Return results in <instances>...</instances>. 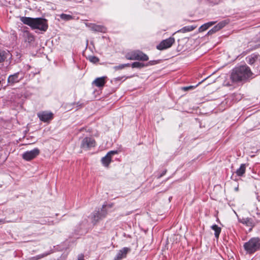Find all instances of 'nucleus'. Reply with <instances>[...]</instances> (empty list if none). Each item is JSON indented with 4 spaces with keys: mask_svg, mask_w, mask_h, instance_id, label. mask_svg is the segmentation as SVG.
<instances>
[{
    "mask_svg": "<svg viewBox=\"0 0 260 260\" xmlns=\"http://www.w3.org/2000/svg\"><path fill=\"white\" fill-rule=\"evenodd\" d=\"M117 151H111L109 152L106 156L103 157L102 158V162L103 165L106 167H108L110 164V163L111 162L112 160V156L117 154Z\"/></svg>",
    "mask_w": 260,
    "mask_h": 260,
    "instance_id": "nucleus-10",
    "label": "nucleus"
},
{
    "mask_svg": "<svg viewBox=\"0 0 260 260\" xmlns=\"http://www.w3.org/2000/svg\"><path fill=\"white\" fill-rule=\"evenodd\" d=\"M89 60L90 61L93 63H96L99 61V59L94 56H91L89 57Z\"/></svg>",
    "mask_w": 260,
    "mask_h": 260,
    "instance_id": "nucleus-24",
    "label": "nucleus"
},
{
    "mask_svg": "<svg viewBox=\"0 0 260 260\" xmlns=\"http://www.w3.org/2000/svg\"><path fill=\"white\" fill-rule=\"evenodd\" d=\"M216 23L215 21H211L204 24L201 26L199 29L200 32H203L207 30L208 28L214 25Z\"/></svg>",
    "mask_w": 260,
    "mask_h": 260,
    "instance_id": "nucleus-17",
    "label": "nucleus"
},
{
    "mask_svg": "<svg viewBox=\"0 0 260 260\" xmlns=\"http://www.w3.org/2000/svg\"><path fill=\"white\" fill-rule=\"evenodd\" d=\"M23 77L20 76L19 72L11 75L9 76L8 78V83L9 85H12L15 83L19 82L20 80L23 79Z\"/></svg>",
    "mask_w": 260,
    "mask_h": 260,
    "instance_id": "nucleus-9",
    "label": "nucleus"
},
{
    "mask_svg": "<svg viewBox=\"0 0 260 260\" xmlns=\"http://www.w3.org/2000/svg\"><path fill=\"white\" fill-rule=\"evenodd\" d=\"M26 34L27 36V41L28 42H33L34 41V36L29 33H27Z\"/></svg>",
    "mask_w": 260,
    "mask_h": 260,
    "instance_id": "nucleus-26",
    "label": "nucleus"
},
{
    "mask_svg": "<svg viewBox=\"0 0 260 260\" xmlns=\"http://www.w3.org/2000/svg\"><path fill=\"white\" fill-rule=\"evenodd\" d=\"M245 250L248 253H252L260 249V240L258 238H252L244 245Z\"/></svg>",
    "mask_w": 260,
    "mask_h": 260,
    "instance_id": "nucleus-3",
    "label": "nucleus"
},
{
    "mask_svg": "<svg viewBox=\"0 0 260 260\" xmlns=\"http://www.w3.org/2000/svg\"><path fill=\"white\" fill-rule=\"evenodd\" d=\"M4 223L2 220H0V224Z\"/></svg>",
    "mask_w": 260,
    "mask_h": 260,
    "instance_id": "nucleus-33",
    "label": "nucleus"
},
{
    "mask_svg": "<svg viewBox=\"0 0 260 260\" xmlns=\"http://www.w3.org/2000/svg\"><path fill=\"white\" fill-rule=\"evenodd\" d=\"M196 28V26H193V25L186 26L183 27L179 31H180L183 33L186 32H189V31L193 30Z\"/></svg>",
    "mask_w": 260,
    "mask_h": 260,
    "instance_id": "nucleus-19",
    "label": "nucleus"
},
{
    "mask_svg": "<svg viewBox=\"0 0 260 260\" xmlns=\"http://www.w3.org/2000/svg\"><path fill=\"white\" fill-rule=\"evenodd\" d=\"M106 77H102L96 78L92 82V84L98 87L104 86L106 83Z\"/></svg>",
    "mask_w": 260,
    "mask_h": 260,
    "instance_id": "nucleus-14",
    "label": "nucleus"
},
{
    "mask_svg": "<svg viewBox=\"0 0 260 260\" xmlns=\"http://www.w3.org/2000/svg\"><path fill=\"white\" fill-rule=\"evenodd\" d=\"M246 61L251 65L255 63L259 66L260 65L259 56L254 54H251L246 57Z\"/></svg>",
    "mask_w": 260,
    "mask_h": 260,
    "instance_id": "nucleus-11",
    "label": "nucleus"
},
{
    "mask_svg": "<svg viewBox=\"0 0 260 260\" xmlns=\"http://www.w3.org/2000/svg\"><path fill=\"white\" fill-rule=\"evenodd\" d=\"M148 64H145L144 63L140 62H134L132 64V67L133 68H142Z\"/></svg>",
    "mask_w": 260,
    "mask_h": 260,
    "instance_id": "nucleus-21",
    "label": "nucleus"
},
{
    "mask_svg": "<svg viewBox=\"0 0 260 260\" xmlns=\"http://www.w3.org/2000/svg\"><path fill=\"white\" fill-rule=\"evenodd\" d=\"M37 116L41 121L44 122L50 121L53 117V113L48 111L40 112L38 113Z\"/></svg>",
    "mask_w": 260,
    "mask_h": 260,
    "instance_id": "nucleus-8",
    "label": "nucleus"
},
{
    "mask_svg": "<svg viewBox=\"0 0 260 260\" xmlns=\"http://www.w3.org/2000/svg\"><path fill=\"white\" fill-rule=\"evenodd\" d=\"M60 17L61 19L66 21L70 20L73 19V17L71 15L66 14H61L60 15Z\"/></svg>",
    "mask_w": 260,
    "mask_h": 260,
    "instance_id": "nucleus-23",
    "label": "nucleus"
},
{
    "mask_svg": "<svg viewBox=\"0 0 260 260\" xmlns=\"http://www.w3.org/2000/svg\"><path fill=\"white\" fill-rule=\"evenodd\" d=\"M240 222L245 225L250 227V230L254 226V223L252 219L249 218H243L239 220Z\"/></svg>",
    "mask_w": 260,
    "mask_h": 260,
    "instance_id": "nucleus-15",
    "label": "nucleus"
},
{
    "mask_svg": "<svg viewBox=\"0 0 260 260\" xmlns=\"http://www.w3.org/2000/svg\"><path fill=\"white\" fill-rule=\"evenodd\" d=\"M235 190L236 191H238V186H237V187H236L235 188Z\"/></svg>",
    "mask_w": 260,
    "mask_h": 260,
    "instance_id": "nucleus-31",
    "label": "nucleus"
},
{
    "mask_svg": "<svg viewBox=\"0 0 260 260\" xmlns=\"http://www.w3.org/2000/svg\"><path fill=\"white\" fill-rule=\"evenodd\" d=\"M129 249L126 247L120 250L115 257V260H121L122 258L125 257Z\"/></svg>",
    "mask_w": 260,
    "mask_h": 260,
    "instance_id": "nucleus-13",
    "label": "nucleus"
},
{
    "mask_svg": "<svg viewBox=\"0 0 260 260\" xmlns=\"http://www.w3.org/2000/svg\"><path fill=\"white\" fill-rule=\"evenodd\" d=\"M217 31L216 28L214 26L208 32V35H210Z\"/></svg>",
    "mask_w": 260,
    "mask_h": 260,
    "instance_id": "nucleus-27",
    "label": "nucleus"
},
{
    "mask_svg": "<svg viewBox=\"0 0 260 260\" xmlns=\"http://www.w3.org/2000/svg\"><path fill=\"white\" fill-rule=\"evenodd\" d=\"M4 60L3 55L0 54V62Z\"/></svg>",
    "mask_w": 260,
    "mask_h": 260,
    "instance_id": "nucleus-30",
    "label": "nucleus"
},
{
    "mask_svg": "<svg viewBox=\"0 0 260 260\" xmlns=\"http://www.w3.org/2000/svg\"><path fill=\"white\" fill-rule=\"evenodd\" d=\"M252 73L248 67L241 66L233 69L231 78L233 81L245 80L250 78Z\"/></svg>",
    "mask_w": 260,
    "mask_h": 260,
    "instance_id": "nucleus-1",
    "label": "nucleus"
},
{
    "mask_svg": "<svg viewBox=\"0 0 260 260\" xmlns=\"http://www.w3.org/2000/svg\"><path fill=\"white\" fill-rule=\"evenodd\" d=\"M125 57L128 60H139L142 61H147L148 60V56L140 51H134L127 53Z\"/></svg>",
    "mask_w": 260,
    "mask_h": 260,
    "instance_id": "nucleus-4",
    "label": "nucleus"
},
{
    "mask_svg": "<svg viewBox=\"0 0 260 260\" xmlns=\"http://www.w3.org/2000/svg\"><path fill=\"white\" fill-rule=\"evenodd\" d=\"M129 66V63H127V64H120L118 66H116L114 67V69L115 70H121V69H123L124 68L126 67H128Z\"/></svg>",
    "mask_w": 260,
    "mask_h": 260,
    "instance_id": "nucleus-25",
    "label": "nucleus"
},
{
    "mask_svg": "<svg viewBox=\"0 0 260 260\" xmlns=\"http://www.w3.org/2000/svg\"><path fill=\"white\" fill-rule=\"evenodd\" d=\"M86 25L90 30L94 31H99L104 32L106 31V28L101 25H98L93 23H86Z\"/></svg>",
    "mask_w": 260,
    "mask_h": 260,
    "instance_id": "nucleus-12",
    "label": "nucleus"
},
{
    "mask_svg": "<svg viewBox=\"0 0 260 260\" xmlns=\"http://www.w3.org/2000/svg\"><path fill=\"white\" fill-rule=\"evenodd\" d=\"M192 87V86L187 87H185V89H189V88H191Z\"/></svg>",
    "mask_w": 260,
    "mask_h": 260,
    "instance_id": "nucleus-32",
    "label": "nucleus"
},
{
    "mask_svg": "<svg viewBox=\"0 0 260 260\" xmlns=\"http://www.w3.org/2000/svg\"><path fill=\"white\" fill-rule=\"evenodd\" d=\"M149 64H150V65L153 64V63H151V62H149Z\"/></svg>",
    "mask_w": 260,
    "mask_h": 260,
    "instance_id": "nucleus-34",
    "label": "nucleus"
},
{
    "mask_svg": "<svg viewBox=\"0 0 260 260\" xmlns=\"http://www.w3.org/2000/svg\"><path fill=\"white\" fill-rule=\"evenodd\" d=\"M20 20L24 24L30 26L34 29L45 31L48 28L46 20L43 18L22 17Z\"/></svg>",
    "mask_w": 260,
    "mask_h": 260,
    "instance_id": "nucleus-2",
    "label": "nucleus"
},
{
    "mask_svg": "<svg viewBox=\"0 0 260 260\" xmlns=\"http://www.w3.org/2000/svg\"><path fill=\"white\" fill-rule=\"evenodd\" d=\"M226 24V21H223L219 23H218L216 25H215L214 27L216 28V29L217 31L219 30L220 29L223 28L225 26Z\"/></svg>",
    "mask_w": 260,
    "mask_h": 260,
    "instance_id": "nucleus-22",
    "label": "nucleus"
},
{
    "mask_svg": "<svg viewBox=\"0 0 260 260\" xmlns=\"http://www.w3.org/2000/svg\"><path fill=\"white\" fill-rule=\"evenodd\" d=\"M40 153V150L38 148H36L31 150L27 151L23 153L22 157L24 160L29 161L36 158Z\"/></svg>",
    "mask_w": 260,
    "mask_h": 260,
    "instance_id": "nucleus-5",
    "label": "nucleus"
},
{
    "mask_svg": "<svg viewBox=\"0 0 260 260\" xmlns=\"http://www.w3.org/2000/svg\"><path fill=\"white\" fill-rule=\"evenodd\" d=\"M78 260H84V259H83V255H79L78 256Z\"/></svg>",
    "mask_w": 260,
    "mask_h": 260,
    "instance_id": "nucleus-28",
    "label": "nucleus"
},
{
    "mask_svg": "<svg viewBox=\"0 0 260 260\" xmlns=\"http://www.w3.org/2000/svg\"><path fill=\"white\" fill-rule=\"evenodd\" d=\"M211 228L213 230L215 231V236L216 238L219 237V235L220 234L221 229L219 228L217 225L214 224L211 226Z\"/></svg>",
    "mask_w": 260,
    "mask_h": 260,
    "instance_id": "nucleus-20",
    "label": "nucleus"
},
{
    "mask_svg": "<svg viewBox=\"0 0 260 260\" xmlns=\"http://www.w3.org/2000/svg\"><path fill=\"white\" fill-rule=\"evenodd\" d=\"M46 255H47V254H42V255H38V256H37V259H39V258H41L42 257H44Z\"/></svg>",
    "mask_w": 260,
    "mask_h": 260,
    "instance_id": "nucleus-29",
    "label": "nucleus"
},
{
    "mask_svg": "<svg viewBox=\"0 0 260 260\" xmlns=\"http://www.w3.org/2000/svg\"><path fill=\"white\" fill-rule=\"evenodd\" d=\"M174 42V38L170 37L168 39L162 41L160 44L157 46L156 48L157 49L160 50L166 49L171 47Z\"/></svg>",
    "mask_w": 260,
    "mask_h": 260,
    "instance_id": "nucleus-7",
    "label": "nucleus"
},
{
    "mask_svg": "<svg viewBox=\"0 0 260 260\" xmlns=\"http://www.w3.org/2000/svg\"><path fill=\"white\" fill-rule=\"evenodd\" d=\"M95 141L93 138L85 137L82 141L81 148L85 150H88L94 147L95 146Z\"/></svg>",
    "mask_w": 260,
    "mask_h": 260,
    "instance_id": "nucleus-6",
    "label": "nucleus"
},
{
    "mask_svg": "<svg viewBox=\"0 0 260 260\" xmlns=\"http://www.w3.org/2000/svg\"><path fill=\"white\" fill-rule=\"evenodd\" d=\"M246 166L245 164H242L240 167L237 170L236 174L239 176H242L245 172Z\"/></svg>",
    "mask_w": 260,
    "mask_h": 260,
    "instance_id": "nucleus-18",
    "label": "nucleus"
},
{
    "mask_svg": "<svg viewBox=\"0 0 260 260\" xmlns=\"http://www.w3.org/2000/svg\"><path fill=\"white\" fill-rule=\"evenodd\" d=\"M103 216L99 211H94L91 216L92 222L95 223Z\"/></svg>",
    "mask_w": 260,
    "mask_h": 260,
    "instance_id": "nucleus-16",
    "label": "nucleus"
}]
</instances>
